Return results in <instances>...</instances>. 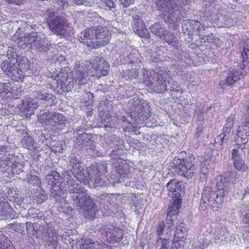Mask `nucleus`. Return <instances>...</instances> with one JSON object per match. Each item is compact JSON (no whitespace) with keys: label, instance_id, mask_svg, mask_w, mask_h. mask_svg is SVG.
<instances>
[{"label":"nucleus","instance_id":"nucleus-1","mask_svg":"<svg viewBox=\"0 0 249 249\" xmlns=\"http://www.w3.org/2000/svg\"><path fill=\"white\" fill-rule=\"evenodd\" d=\"M187 2L188 0H155L157 9L165 15H168L165 19V22L174 28L178 26V23L180 20L179 15L181 8Z\"/></svg>","mask_w":249,"mask_h":249},{"label":"nucleus","instance_id":"nucleus-2","mask_svg":"<svg viewBox=\"0 0 249 249\" xmlns=\"http://www.w3.org/2000/svg\"><path fill=\"white\" fill-rule=\"evenodd\" d=\"M73 204L79 209L87 210L89 218H93L97 211L96 204L84 189L79 190L70 195Z\"/></svg>","mask_w":249,"mask_h":249},{"label":"nucleus","instance_id":"nucleus-3","mask_svg":"<svg viewBox=\"0 0 249 249\" xmlns=\"http://www.w3.org/2000/svg\"><path fill=\"white\" fill-rule=\"evenodd\" d=\"M195 157L191 156L182 159L175 158L170 166L179 176L191 178L195 170Z\"/></svg>","mask_w":249,"mask_h":249},{"label":"nucleus","instance_id":"nucleus-4","mask_svg":"<svg viewBox=\"0 0 249 249\" xmlns=\"http://www.w3.org/2000/svg\"><path fill=\"white\" fill-rule=\"evenodd\" d=\"M48 18L46 22L50 29L55 34L61 36H66L68 34L67 29L68 23L67 18L63 15L57 13L47 11Z\"/></svg>","mask_w":249,"mask_h":249},{"label":"nucleus","instance_id":"nucleus-5","mask_svg":"<svg viewBox=\"0 0 249 249\" xmlns=\"http://www.w3.org/2000/svg\"><path fill=\"white\" fill-rule=\"evenodd\" d=\"M223 201L220 193H215L210 186H207L203 190L200 205L202 208L206 209L208 207L214 211H217L222 207Z\"/></svg>","mask_w":249,"mask_h":249},{"label":"nucleus","instance_id":"nucleus-6","mask_svg":"<svg viewBox=\"0 0 249 249\" xmlns=\"http://www.w3.org/2000/svg\"><path fill=\"white\" fill-rule=\"evenodd\" d=\"M19 43L20 45H25V48L34 50L39 53L48 52L50 49L51 46V43L47 37H41L40 35L25 36L23 39H21Z\"/></svg>","mask_w":249,"mask_h":249},{"label":"nucleus","instance_id":"nucleus-7","mask_svg":"<svg viewBox=\"0 0 249 249\" xmlns=\"http://www.w3.org/2000/svg\"><path fill=\"white\" fill-rule=\"evenodd\" d=\"M166 76L167 74L165 71H158L157 73L154 74L153 80L150 83H147V87L156 93H162L165 90H178L177 85H176V87L173 86H169V85H167V84L170 85L171 83L169 81L167 82H166Z\"/></svg>","mask_w":249,"mask_h":249},{"label":"nucleus","instance_id":"nucleus-8","mask_svg":"<svg viewBox=\"0 0 249 249\" xmlns=\"http://www.w3.org/2000/svg\"><path fill=\"white\" fill-rule=\"evenodd\" d=\"M39 121L57 129L62 130L66 127L68 120L66 117L60 113L54 111H46L40 116Z\"/></svg>","mask_w":249,"mask_h":249},{"label":"nucleus","instance_id":"nucleus-9","mask_svg":"<svg viewBox=\"0 0 249 249\" xmlns=\"http://www.w3.org/2000/svg\"><path fill=\"white\" fill-rule=\"evenodd\" d=\"M127 15L131 16L133 18L132 28L134 32L139 36L149 42L150 34L145 28L143 21L141 18V13L136 8L125 11Z\"/></svg>","mask_w":249,"mask_h":249},{"label":"nucleus","instance_id":"nucleus-10","mask_svg":"<svg viewBox=\"0 0 249 249\" xmlns=\"http://www.w3.org/2000/svg\"><path fill=\"white\" fill-rule=\"evenodd\" d=\"M39 230L42 235L43 240L47 243L48 246L53 249H57L60 235L48 223H41Z\"/></svg>","mask_w":249,"mask_h":249},{"label":"nucleus","instance_id":"nucleus-11","mask_svg":"<svg viewBox=\"0 0 249 249\" xmlns=\"http://www.w3.org/2000/svg\"><path fill=\"white\" fill-rule=\"evenodd\" d=\"M101 238L108 243L112 242H119L124 235L122 229L108 225L103 226L99 231Z\"/></svg>","mask_w":249,"mask_h":249},{"label":"nucleus","instance_id":"nucleus-12","mask_svg":"<svg viewBox=\"0 0 249 249\" xmlns=\"http://www.w3.org/2000/svg\"><path fill=\"white\" fill-rule=\"evenodd\" d=\"M76 135L74 136L76 138L74 140V147L81 150L87 149L94 151L96 147L94 145V141L92 134L86 132H80L75 131Z\"/></svg>","mask_w":249,"mask_h":249},{"label":"nucleus","instance_id":"nucleus-13","mask_svg":"<svg viewBox=\"0 0 249 249\" xmlns=\"http://www.w3.org/2000/svg\"><path fill=\"white\" fill-rule=\"evenodd\" d=\"M249 122L245 121L240 125L237 129V133L234 141V145L237 149L245 148V144L249 141Z\"/></svg>","mask_w":249,"mask_h":249},{"label":"nucleus","instance_id":"nucleus-14","mask_svg":"<svg viewBox=\"0 0 249 249\" xmlns=\"http://www.w3.org/2000/svg\"><path fill=\"white\" fill-rule=\"evenodd\" d=\"M137 55L136 53H130L127 56L129 65H130L129 67L131 69L125 70L123 71V76L126 79H132L139 76L140 69L136 68L141 67L142 62L137 58Z\"/></svg>","mask_w":249,"mask_h":249},{"label":"nucleus","instance_id":"nucleus-15","mask_svg":"<svg viewBox=\"0 0 249 249\" xmlns=\"http://www.w3.org/2000/svg\"><path fill=\"white\" fill-rule=\"evenodd\" d=\"M101 171L97 167L93 170V173H89L88 171L82 170L78 173V177H76L80 182H84L85 178L89 177L90 181L92 183L95 187L102 186L104 183V181L102 179Z\"/></svg>","mask_w":249,"mask_h":249},{"label":"nucleus","instance_id":"nucleus-16","mask_svg":"<svg viewBox=\"0 0 249 249\" xmlns=\"http://www.w3.org/2000/svg\"><path fill=\"white\" fill-rule=\"evenodd\" d=\"M150 30L152 34L164 40L168 44H172L174 39L177 38L174 34L168 31L164 25L159 23L151 25Z\"/></svg>","mask_w":249,"mask_h":249},{"label":"nucleus","instance_id":"nucleus-17","mask_svg":"<svg viewBox=\"0 0 249 249\" xmlns=\"http://www.w3.org/2000/svg\"><path fill=\"white\" fill-rule=\"evenodd\" d=\"M96 34L94 26L88 28L82 32L79 36L80 42L91 49L98 48V43H96Z\"/></svg>","mask_w":249,"mask_h":249},{"label":"nucleus","instance_id":"nucleus-18","mask_svg":"<svg viewBox=\"0 0 249 249\" xmlns=\"http://www.w3.org/2000/svg\"><path fill=\"white\" fill-rule=\"evenodd\" d=\"M92 68L95 71V75L98 77L107 75L109 66L103 57L97 56L92 57L90 60Z\"/></svg>","mask_w":249,"mask_h":249},{"label":"nucleus","instance_id":"nucleus-19","mask_svg":"<svg viewBox=\"0 0 249 249\" xmlns=\"http://www.w3.org/2000/svg\"><path fill=\"white\" fill-rule=\"evenodd\" d=\"M96 34V43H98V48L105 46L111 38V34L109 31L105 27L101 26H94Z\"/></svg>","mask_w":249,"mask_h":249},{"label":"nucleus","instance_id":"nucleus-20","mask_svg":"<svg viewBox=\"0 0 249 249\" xmlns=\"http://www.w3.org/2000/svg\"><path fill=\"white\" fill-rule=\"evenodd\" d=\"M67 173V176L71 177L70 173L68 172H62L60 175L59 173L54 170L51 171L46 176L45 179L50 186L62 184L61 180L65 178V176Z\"/></svg>","mask_w":249,"mask_h":249},{"label":"nucleus","instance_id":"nucleus-21","mask_svg":"<svg viewBox=\"0 0 249 249\" xmlns=\"http://www.w3.org/2000/svg\"><path fill=\"white\" fill-rule=\"evenodd\" d=\"M166 187L169 191V196L176 199L180 198L183 188L179 181L175 179H172L167 183Z\"/></svg>","mask_w":249,"mask_h":249},{"label":"nucleus","instance_id":"nucleus-22","mask_svg":"<svg viewBox=\"0 0 249 249\" xmlns=\"http://www.w3.org/2000/svg\"><path fill=\"white\" fill-rule=\"evenodd\" d=\"M18 59L17 54L13 53L11 57H8L0 64L2 71L8 76L18 66Z\"/></svg>","mask_w":249,"mask_h":249},{"label":"nucleus","instance_id":"nucleus-23","mask_svg":"<svg viewBox=\"0 0 249 249\" xmlns=\"http://www.w3.org/2000/svg\"><path fill=\"white\" fill-rule=\"evenodd\" d=\"M135 110L136 112H133L131 115L135 118H138L140 120L143 119V120L148 117L150 112L149 106L142 99H141V102L138 104Z\"/></svg>","mask_w":249,"mask_h":249},{"label":"nucleus","instance_id":"nucleus-24","mask_svg":"<svg viewBox=\"0 0 249 249\" xmlns=\"http://www.w3.org/2000/svg\"><path fill=\"white\" fill-rule=\"evenodd\" d=\"M236 68H231L229 70V74L226 80V83L228 85L234 84L236 82L243 77L242 73L239 70H242L239 67H235Z\"/></svg>","mask_w":249,"mask_h":249},{"label":"nucleus","instance_id":"nucleus-25","mask_svg":"<svg viewBox=\"0 0 249 249\" xmlns=\"http://www.w3.org/2000/svg\"><path fill=\"white\" fill-rule=\"evenodd\" d=\"M216 187L217 190L215 191V193L217 194L222 193V194H221V195L222 197L224 198L229 191V186L231 184L227 181L225 178L222 176L218 177L216 178Z\"/></svg>","mask_w":249,"mask_h":249},{"label":"nucleus","instance_id":"nucleus-26","mask_svg":"<svg viewBox=\"0 0 249 249\" xmlns=\"http://www.w3.org/2000/svg\"><path fill=\"white\" fill-rule=\"evenodd\" d=\"M61 187H63L61 184L51 186V195L56 201H61L65 197V191Z\"/></svg>","mask_w":249,"mask_h":249},{"label":"nucleus","instance_id":"nucleus-27","mask_svg":"<svg viewBox=\"0 0 249 249\" xmlns=\"http://www.w3.org/2000/svg\"><path fill=\"white\" fill-rule=\"evenodd\" d=\"M75 83L78 85L85 84L89 80L88 73L82 67H78L76 69Z\"/></svg>","mask_w":249,"mask_h":249},{"label":"nucleus","instance_id":"nucleus-28","mask_svg":"<svg viewBox=\"0 0 249 249\" xmlns=\"http://www.w3.org/2000/svg\"><path fill=\"white\" fill-rule=\"evenodd\" d=\"M157 71L154 70L148 71L145 69H140L139 78L142 80L145 85L147 86V83H150L153 80L154 74L157 73Z\"/></svg>","mask_w":249,"mask_h":249},{"label":"nucleus","instance_id":"nucleus-29","mask_svg":"<svg viewBox=\"0 0 249 249\" xmlns=\"http://www.w3.org/2000/svg\"><path fill=\"white\" fill-rule=\"evenodd\" d=\"M157 71L154 70L148 71L145 69H140L139 78L142 80L145 85L147 86V83H150L153 80L154 74L157 73Z\"/></svg>","mask_w":249,"mask_h":249},{"label":"nucleus","instance_id":"nucleus-30","mask_svg":"<svg viewBox=\"0 0 249 249\" xmlns=\"http://www.w3.org/2000/svg\"><path fill=\"white\" fill-rule=\"evenodd\" d=\"M127 167V165L126 164H124L123 165L119 164L116 167V171L117 173V176L119 178L116 182L120 183L125 180L129 179L130 175L128 170H126Z\"/></svg>","mask_w":249,"mask_h":249},{"label":"nucleus","instance_id":"nucleus-31","mask_svg":"<svg viewBox=\"0 0 249 249\" xmlns=\"http://www.w3.org/2000/svg\"><path fill=\"white\" fill-rule=\"evenodd\" d=\"M13 209L7 202H0V216L2 219H9L12 217Z\"/></svg>","mask_w":249,"mask_h":249},{"label":"nucleus","instance_id":"nucleus-32","mask_svg":"<svg viewBox=\"0 0 249 249\" xmlns=\"http://www.w3.org/2000/svg\"><path fill=\"white\" fill-rule=\"evenodd\" d=\"M82 242L80 249H98L100 245L97 241L88 237L82 238Z\"/></svg>","mask_w":249,"mask_h":249},{"label":"nucleus","instance_id":"nucleus-33","mask_svg":"<svg viewBox=\"0 0 249 249\" xmlns=\"http://www.w3.org/2000/svg\"><path fill=\"white\" fill-rule=\"evenodd\" d=\"M56 139L55 136L53 138L51 137V140H50L47 146L51 148L54 152L62 153L63 150L62 142Z\"/></svg>","mask_w":249,"mask_h":249},{"label":"nucleus","instance_id":"nucleus-34","mask_svg":"<svg viewBox=\"0 0 249 249\" xmlns=\"http://www.w3.org/2000/svg\"><path fill=\"white\" fill-rule=\"evenodd\" d=\"M37 107V103L34 99L29 98H25L22 100V107L23 109L30 112V114L33 112L34 109Z\"/></svg>","mask_w":249,"mask_h":249},{"label":"nucleus","instance_id":"nucleus-35","mask_svg":"<svg viewBox=\"0 0 249 249\" xmlns=\"http://www.w3.org/2000/svg\"><path fill=\"white\" fill-rule=\"evenodd\" d=\"M52 87L53 90L56 93L61 94L65 91H68V89L67 87L61 80L58 78L57 80H54L52 83Z\"/></svg>","mask_w":249,"mask_h":249},{"label":"nucleus","instance_id":"nucleus-36","mask_svg":"<svg viewBox=\"0 0 249 249\" xmlns=\"http://www.w3.org/2000/svg\"><path fill=\"white\" fill-rule=\"evenodd\" d=\"M242 57V63L239 64L237 62H234L233 67H239L240 69H243L246 67L249 62V49L244 48L243 51L241 53Z\"/></svg>","mask_w":249,"mask_h":249},{"label":"nucleus","instance_id":"nucleus-37","mask_svg":"<svg viewBox=\"0 0 249 249\" xmlns=\"http://www.w3.org/2000/svg\"><path fill=\"white\" fill-rule=\"evenodd\" d=\"M13 160L14 162H11V171L14 175H19L23 172V165L20 162L18 161V157L15 155Z\"/></svg>","mask_w":249,"mask_h":249},{"label":"nucleus","instance_id":"nucleus-38","mask_svg":"<svg viewBox=\"0 0 249 249\" xmlns=\"http://www.w3.org/2000/svg\"><path fill=\"white\" fill-rule=\"evenodd\" d=\"M46 133V130H44V131L42 130H37L36 134L38 141L47 146L48 142H49L50 140H51V136L50 134H48Z\"/></svg>","mask_w":249,"mask_h":249},{"label":"nucleus","instance_id":"nucleus-39","mask_svg":"<svg viewBox=\"0 0 249 249\" xmlns=\"http://www.w3.org/2000/svg\"><path fill=\"white\" fill-rule=\"evenodd\" d=\"M111 105V101L108 100L106 99L100 101L98 107L99 115H101L103 113H107Z\"/></svg>","mask_w":249,"mask_h":249},{"label":"nucleus","instance_id":"nucleus-40","mask_svg":"<svg viewBox=\"0 0 249 249\" xmlns=\"http://www.w3.org/2000/svg\"><path fill=\"white\" fill-rule=\"evenodd\" d=\"M209 243V240L205 239L202 236H200L195 239L193 247L195 249H203L207 247Z\"/></svg>","mask_w":249,"mask_h":249},{"label":"nucleus","instance_id":"nucleus-41","mask_svg":"<svg viewBox=\"0 0 249 249\" xmlns=\"http://www.w3.org/2000/svg\"><path fill=\"white\" fill-rule=\"evenodd\" d=\"M69 160L70 165L73 169H79L81 161L79 155L72 154L70 156Z\"/></svg>","mask_w":249,"mask_h":249},{"label":"nucleus","instance_id":"nucleus-42","mask_svg":"<svg viewBox=\"0 0 249 249\" xmlns=\"http://www.w3.org/2000/svg\"><path fill=\"white\" fill-rule=\"evenodd\" d=\"M15 91L12 84L8 82L7 83H0V96L4 97L6 93H13Z\"/></svg>","mask_w":249,"mask_h":249},{"label":"nucleus","instance_id":"nucleus-43","mask_svg":"<svg viewBox=\"0 0 249 249\" xmlns=\"http://www.w3.org/2000/svg\"><path fill=\"white\" fill-rule=\"evenodd\" d=\"M22 143L24 147L30 150L34 149L36 147L35 145V141L32 137L29 136L23 138Z\"/></svg>","mask_w":249,"mask_h":249},{"label":"nucleus","instance_id":"nucleus-44","mask_svg":"<svg viewBox=\"0 0 249 249\" xmlns=\"http://www.w3.org/2000/svg\"><path fill=\"white\" fill-rule=\"evenodd\" d=\"M141 102V99L139 98H134L130 99L128 101L127 106V108L131 114L134 112H136L135 109L137 108L138 104Z\"/></svg>","mask_w":249,"mask_h":249},{"label":"nucleus","instance_id":"nucleus-45","mask_svg":"<svg viewBox=\"0 0 249 249\" xmlns=\"http://www.w3.org/2000/svg\"><path fill=\"white\" fill-rule=\"evenodd\" d=\"M26 180L29 184L33 185V186L40 187L41 184L40 179L36 175L31 174L27 175Z\"/></svg>","mask_w":249,"mask_h":249},{"label":"nucleus","instance_id":"nucleus-46","mask_svg":"<svg viewBox=\"0 0 249 249\" xmlns=\"http://www.w3.org/2000/svg\"><path fill=\"white\" fill-rule=\"evenodd\" d=\"M185 238H178L174 237L172 241L173 249H182L185 244Z\"/></svg>","mask_w":249,"mask_h":249},{"label":"nucleus","instance_id":"nucleus-47","mask_svg":"<svg viewBox=\"0 0 249 249\" xmlns=\"http://www.w3.org/2000/svg\"><path fill=\"white\" fill-rule=\"evenodd\" d=\"M8 76L11 78L12 80L15 81H19L22 80L23 76L22 74L21 70L18 69L16 67L11 72V74L8 75Z\"/></svg>","mask_w":249,"mask_h":249},{"label":"nucleus","instance_id":"nucleus-48","mask_svg":"<svg viewBox=\"0 0 249 249\" xmlns=\"http://www.w3.org/2000/svg\"><path fill=\"white\" fill-rule=\"evenodd\" d=\"M67 183H68V189L70 195L72 194L73 192H78L79 190H81L82 188L79 187L78 184L76 183L75 182H74L73 180H71L69 178H68Z\"/></svg>","mask_w":249,"mask_h":249},{"label":"nucleus","instance_id":"nucleus-49","mask_svg":"<svg viewBox=\"0 0 249 249\" xmlns=\"http://www.w3.org/2000/svg\"><path fill=\"white\" fill-rule=\"evenodd\" d=\"M12 245L10 240L2 233H0V249H6Z\"/></svg>","mask_w":249,"mask_h":249},{"label":"nucleus","instance_id":"nucleus-50","mask_svg":"<svg viewBox=\"0 0 249 249\" xmlns=\"http://www.w3.org/2000/svg\"><path fill=\"white\" fill-rule=\"evenodd\" d=\"M35 225L34 222H27L26 223L27 232L30 235H34L35 233L40 232L39 230V228L36 229Z\"/></svg>","mask_w":249,"mask_h":249},{"label":"nucleus","instance_id":"nucleus-51","mask_svg":"<svg viewBox=\"0 0 249 249\" xmlns=\"http://www.w3.org/2000/svg\"><path fill=\"white\" fill-rule=\"evenodd\" d=\"M219 39L211 34L210 35L204 36V37L201 38V42H208L214 45H217Z\"/></svg>","mask_w":249,"mask_h":249},{"label":"nucleus","instance_id":"nucleus-52","mask_svg":"<svg viewBox=\"0 0 249 249\" xmlns=\"http://www.w3.org/2000/svg\"><path fill=\"white\" fill-rule=\"evenodd\" d=\"M192 25L193 26V29H193V31L194 30L199 31L201 30V28H203V30H204L205 29V28H204L205 27H204L203 26H202L201 27H200L201 26L200 22L197 20H192L191 22H188L187 24H186L184 25V27L186 26V28H187V29H188V26L191 27Z\"/></svg>","mask_w":249,"mask_h":249},{"label":"nucleus","instance_id":"nucleus-53","mask_svg":"<svg viewBox=\"0 0 249 249\" xmlns=\"http://www.w3.org/2000/svg\"><path fill=\"white\" fill-rule=\"evenodd\" d=\"M230 134V133L223 130V132L216 138L215 142L216 143L220 142V145H221L222 143H225L229 138Z\"/></svg>","mask_w":249,"mask_h":249},{"label":"nucleus","instance_id":"nucleus-54","mask_svg":"<svg viewBox=\"0 0 249 249\" xmlns=\"http://www.w3.org/2000/svg\"><path fill=\"white\" fill-rule=\"evenodd\" d=\"M233 161L234 167L238 170L246 171L247 167L245 165L244 162L242 159V158L239 160H236Z\"/></svg>","mask_w":249,"mask_h":249},{"label":"nucleus","instance_id":"nucleus-55","mask_svg":"<svg viewBox=\"0 0 249 249\" xmlns=\"http://www.w3.org/2000/svg\"><path fill=\"white\" fill-rule=\"evenodd\" d=\"M44 217L45 216L44 214L41 213H38V214L36 216V217L34 219L33 221L34 222L35 224H38L39 225V228H40V225L41 223L44 224L47 223L44 220Z\"/></svg>","mask_w":249,"mask_h":249},{"label":"nucleus","instance_id":"nucleus-56","mask_svg":"<svg viewBox=\"0 0 249 249\" xmlns=\"http://www.w3.org/2000/svg\"><path fill=\"white\" fill-rule=\"evenodd\" d=\"M187 229L184 226L180 225L176 231V233L174 237L183 238H184L183 234L186 233Z\"/></svg>","mask_w":249,"mask_h":249},{"label":"nucleus","instance_id":"nucleus-57","mask_svg":"<svg viewBox=\"0 0 249 249\" xmlns=\"http://www.w3.org/2000/svg\"><path fill=\"white\" fill-rule=\"evenodd\" d=\"M39 188V193L38 195L37 202L38 203H42L45 200L47 199L48 196L45 190L43 189L40 186Z\"/></svg>","mask_w":249,"mask_h":249},{"label":"nucleus","instance_id":"nucleus-58","mask_svg":"<svg viewBox=\"0 0 249 249\" xmlns=\"http://www.w3.org/2000/svg\"><path fill=\"white\" fill-rule=\"evenodd\" d=\"M165 225L163 223H160L157 229V233L159 239L161 240L163 238L165 237H162L164 232L165 231Z\"/></svg>","mask_w":249,"mask_h":249},{"label":"nucleus","instance_id":"nucleus-59","mask_svg":"<svg viewBox=\"0 0 249 249\" xmlns=\"http://www.w3.org/2000/svg\"><path fill=\"white\" fill-rule=\"evenodd\" d=\"M53 2L63 9H66L69 6L68 0H53Z\"/></svg>","mask_w":249,"mask_h":249},{"label":"nucleus","instance_id":"nucleus-60","mask_svg":"<svg viewBox=\"0 0 249 249\" xmlns=\"http://www.w3.org/2000/svg\"><path fill=\"white\" fill-rule=\"evenodd\" d=\"M101 123L102 125H104L108 123H109L111 121V118L109 116L108 113H103L101 115H99Z\"/></svg>","mask_w":249,"mask_h":249},{"label":"nucleus","instance_id":"nucleus-61","mask_svg":"<svg viewBox=\"0 0 249 249\" xmlns=\"http://www.w3.org/2000/svg\"><path fill=\"white\" fill-rule=\"evenodd\" d=\"M5 159L0 161V168L2 171H6L9 168L10 165H11V162L8 159Z\"/></svg>","mask_w":249,"mask_h":249},{"label":"nucleus","instance_id":"nucleus-62","mask_svg":"<svg viewBox=\"0 0 249 249\" xmlns=\"http://www.w3.org/2000/svg\"><path fill=\"white\" fill-rule=\"evenodd\" d=\"M24 227V224L23 223H14L11 225V228L12 230L19 232H22L23 229Z\"/></svg>","mask_w":249,"mask_h":249},{"label":"nucleus","instance_id":"nucleus-63","mask_svg":"<svg viewBox=\"0 0 249 249\" xmlns=\"http://www.w3.org/2000/svg\"><path fill=\"white\" fill-rule=\"evenodd\" d=\"M161 243L160 249H173V248H172V244L171 245L169 239L163 238L161 240Z\"/></svg>","mask_w":249,"mask_h":249},{"label":"nucleus","instance_id":"nucleus-64","mask_svg":"<svg viewBox=\"0 0 249 249\" xmlns=\"http://www.w3.org/2000/svg\"><path fill=\"white\" fill-rule=\"evenodd\" d=\"M38 213H41L39 212L38 210L35 209L34 208L30 209V210L28 212V216L27 217H29L30 220L33 221L34 219L36 217V216L38 214Z\"/></svg>","mask_w":249,"mask_h":249}]
</instances>
